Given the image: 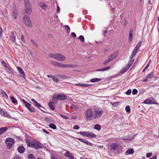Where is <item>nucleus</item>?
<instances>
[{
    "instance_id": "1",
    "label": "nucleus",
    "mask_w": 159,
    "mask_h": 159,
    "mask_svg": "<svg viewBox=\"0 0 159 159\" xmlns=\"http://www.w3.org/2000/svg\"><path fill=\"white\" fill-rule=\"evenodd\" d=\"M27 144L28 147L34 148L35 149H41L42 148L41 145L42 144L39 141L35 140L32 142H30L27 140Z\"/></svg>"
},
{
    "instance_id": "2",
    "label": "nucleus",
    "mask_w": 159,
    "mask_h": 159,
    "mask_svg": "<svg viewBox=\"0 0 159 159\" xmlns=\"http://www.w3.org/2000/svg\"><path fill=\"white\" fill-rule=\"evenodd\" d=\"M111 150L112 151L115 153L120 152L122 150V147L118 145L116 143H112L110 146Z\"/></svg>"
},
{
    "instance_id": "3",
    "label": "nucleus",
    "mask_w": 159,
    "mask_h": 159,
    "mask_svg": "<svg viewBox=\"0 0 159 159\" xmlns=\"http://www.w3.org/2000/svg\"><path fill=\"white\" fill-rule=\"evenodd\" d=\"M25 12L28 15L30 14L32 12L31 5L28 0H25Z\"/></svg>"
},
{
    "instance_id": "4",
    "label": "nucleus",
    "mask_w": 159,
    "mask_h": 159,
    "mask_svg": "<svg viewBox=\"0 0 159 159\" xmlns=\"http://www.w3.org/2000/svg\"><path fill=\"white\" fill-rule=\"evenodd\" d=\"M85 117L88 120H92L93 117V111L90 108L87 109L85 111Z\"/></svg>"
},
{
    "instance_id": "5",
    "label": "nucleus",
    "mask_w": 159,
    "mask_h": 159,
    "mask_svg": "<svg viewBox=\"0 0 159 159\" xmlns=\"http://www.w3.org/2000/svg\"><path fill=\"white\" fill-rule=\"evenodd\" d=\"M93 117L96 119L101 116L103 113L102 110L100 108H96L94 109L93 112Z\"/></svg>"
},
{
    "instance_id": "6",
    "label": "nucleus",
    "mask_w": 159,
    "mask_h": 159,
    "mask_svg": "<svg viewBox=\"0 0 159 159\" xmlns=\"http://www.w3.org/2000/svg\"><path fill=\"white\" fill-rule=\"evenodd\" d=\"M6 143L8 149H10L15 143L14 140L11 138H8L6 139Z\"/></svg>"
},
{
    "instance_id": "7",
    "label": "nucleus",
    "mask_w": 159,
    "mask_h": 159,
    "mask_svg": "<svg viewBox=\"0 0 159 159\" xmlns=\"http://www.w3.org/2000/svg\"><path fill=\"white\" fill-rule=\"evenodd\" d=\"M22 101L30 111L32 112L35 111V109L31 107V104H30L23 99L22 100Z\"/></svg>"
},
{
    "instance_id": "8",
    "label": "nucleus",
    "mask_w": 159,
    "mask_h": 159,
    "mask_svg": "<svg viewBox=\"0 0 159 159\" xmlns=\"http://www.w3.org/2000/svg\"><path fill=\"white\" fill-rule=\"evenodd\" d=\"M24 23L25 25L30 27H32V24L29 17L26 16H25L24 17Z\"/></svg>"
},
{
    "instance_id": "9",
    "label": "nucleus",
    "mask_w": 159,
    "mask_h": 159,
    "mask_svg": "<svg viewBox=\"0 0 159 159\" xmlns=\"http://www.w3.org/2000/svg\"><path fill=\"white\" fill-rule=\"evenodd\" d=\"M76 66L74 64H64L59 63L57 67L63 68H72L76 67Z\"/></svg>"
},
{
    "instance_id": "10",
    "label": "nucleus",
    "mask_w": 159,
    "mask_h": 159,
    "mask_svg": "<svg viewBox=\"0 0 159 159\" xmlns=\"http://www.w3.org/2000/svg\"><path fill=\"white\" fill-rule=\"evenodd\" d=\"M143 103L146 104H157V102L155 101L152 98H151L145 100Z\"/></svg>"
},
{
    "instance_id": "11",
    "label": "nucleus",
    "mask_w": 159,
    "mask_h": 159,
    "mask_svg": "<svg viewBox=\"0 0 159 159\" xmlns=\"http://www.w3.org/2000/svg\"><path fill=\"white\" fill-rule=\"evenodd\" d=\"M56 59L57 60L63 61L65 60L66 57L61 53H57Z\"/></svg>"
},
{
    "instance_id": "12",
    "label": "nucleus",
    "mask_w": 159,
    "mask_h": 159,
    "mask_svg": "<svg viewBox=\"0 0 159 159\" xmlns=\"http://www.w3.org/2000/svg\"><path fill=\"white\" fill-rule=\"evenodd\" d=\"M119 54L117 51H115L112 52L110 54V61L116 58Z\"/></svg>"
},
{
    "instance_id": "13",
    "label": "nucleus",
    "mask_w": 159,
    "mask_h": 159,
    "mask_svg": "<svg viewBox=\"0 0 159 159\" xmlns=\"http://www.w3.org/2000/svg\"><path fill=\"white\" fill-rule=\"evenodd\" d=\"M76 139L88 145L93 146V143L89 142L88 141H87V140L85 139L79 138H76Z\"/></svg>"
},
{
    "instance_id": "14",
    "label": "nucleus",
    "mask_w": 159,
    "mask_h": 159,
    "mask_svg": "<svg viewBox=\"0 0 159 159\" xmlns=\"http://www.w3.org/2000/svg\"><path fill=\"white\" fill-rule=\"evenodd\" d=\"M58 99V100H63L67 98V97L66 95L63 94H60L57 95Z\"/></svg>"
},
{
    "instance_id": "15",
    "label": "nucleus",
    "mask_w": 159,
    "mask_h": 159,
    "mask_svg": "<svg viewBox=\"0 0 159 159\" xmlns=\"http://www.w3.org/2000/svg\"><path fill=\"white\" fill-rule=\"evenodd\" d=\"M17 150L20 153L22 154L25 152V149L24 146H20L18 148Z\"/></svg>"
},
{
    "instance_id": "16",
    "label": "nucleus",
    "mask_w": 159,
    "mask_h": 159,
    "mask_svg": "<svg viewBox=\"0 0 159 159\" xmlns=\"http://www.w3.org/2000/svg\"><path fill=\"white\" fill-rule=\"evenodd\" d=\"M39 5L43 9L45 10L47 8L48 6L44 2H41L39 3Z\"/></svg>"
},
{
    "instance_id": "17",
    "label": "nucleus",
    "mask_w": 159,
    "mask_h": 159,
    "mask_svg": "<svg viewBox=\"0 0 159 159\" xmlns=\"http://www.w3.org/2000/svg\"><path fill=\"white\" fill-rule=\"evenodd\" d=\"M58 100V99L57 95L54 94L52 96V101L51 102H53V104H55L57 103Z\"/></svg>"
},
{
    "instance_id": "18",
    "label": "nucleus",
    "mask_w": 159,
    "mask_h": 159,
    "mask_svg": "<svg viewBox=\"0 0 159 159\" xmlns=\"http://www.w3.org/2000/svg\"><path fill=\"white\" fill-rule=\"evenodd\" d=\"M133 29H130L129 31V42H131L133 39Z\"/></svg>"
},
{
    "instance_id": "19",
    "label": "nucleus",
    "mask_w": 159,
    "mask_h": 159,
    "mask_svg": "<svg viewBox=\"0 0 159 159\" xmlns=\"http://www.w3.org/2000/svg\"><path fill=\"white\" fill-rule=\"evenodd\" d=\"M0 113L2 116L9 118L10 117V116L8 114L7 112L6 111L1 110Z\"/></svg>"
},
{
    "instance_id": "20",
    "label": "nucleus",
    "mask_w": 159,
    "mask_h": 159,
    "mask_svg": "<svg viewBox=\"0 0 159 159\" xmlns=\"http://www.w3.org/2000/svg\"><path fill=\"white\" fill-rule=\"evenodd\" d=\"M134 151L133 148L129 149L126 151L125 154L128 155L129 154H132L134 153Z\"/></svg>"
},
{
    "instance_id": "21",
    "label": "nucleus",
    "mask_w": 159,
    "mask_h": 159,
    "mask_svg": "<svg viewBox=\"0 0 159 159\" xmlns=\"http://www.w3.org/2000/svg\"><path fill=\"white\" fill-rule=\"evenodd\" d=\"M66 157H68L72 159H74V157L70 153L69 151H67L65 154Z\"/></svg>"
},
{
    "instance_id": "22",
    "label": "nucleus",
    "mask_w": 159,
    "mask_h": 159,
    "mask_svg": "<svg viewBox=\"0 0 159 159\" xmlns=\"http://www.w3.org/2000/svg\"><path fill=\"white\" fill-rule=\"evenodd\" d=\"M31 101L32 102H33L34 105L38 107H42V106L40 105V104L38 103L37 101H36L34 99H31Z\"/></svg>"
},
{
    "instance_id": "23",
    "label": "nucleus",
    "mask_w": 159,
    "mask_h": 159,
    "mask_svg": "<svg viewBox=\"0 0 159 159\" xmlns=\"http://www.w3.org/2000/svg\"><path fill=\"white\" fill-rule=\"evenodd\" d=\"M16 33L14 32L12 33V34L10 38V39L13 42H15L16 40Z\"/></svg>"
},
{
    "instance_id": "24",
    "label": "nucleus",
    "mask_w": 159,
    "mask_h": 159,
    "mask_svg": "<svg viewBox=\"0 0 159 159\" xmlns=\"http://www.w3.org/2000/svg\"><path fill=\"white\" fill-rule=\"evenodd\" d=\"M7 129L8 128L7 127L0 128V135L2 134L4 132L6 131Z\"/></svg>"
},
{
    "instance_id": "25",
    "label": "nucleus",
    "mask_w": 159,
    "mask_h": 159,
    "mask_svg": "<svg viewBox=\"0 0 159 159\" xmlns=\"http://www.w3.org/2000/svg\"><path fill=\"white\" fill-rule=\"evenodd\" d=\"M96 136L95 134L93 133L90 132H88L87 137L89 138H95Z\"/></svg>"
},
{
    "instance_id": "26",
    "label": "nucleus",
    "mask_w": 159,
    "mask_h": 159,
    "mask_svg": "<svg viewBox=\"0 0 159 159\" xmlns=\"http://www.w3.org/2000/svg\"><path fill=\"white\" fill-rule=\"evenodd\" d=\"M75 85L76 86H80L81 87H87L90 86L89 84H80V83H78V84H75Z\"/></svg>"
},
{
    "instance_id": "27",
    "label": "nucleus",
    "mask_w": 159,
    "mask_h": 159,
    "mask_svg": "<svg viewBox=\"0 0 159 159\" xmlns=\"http://www.w3.org/2000/svg\"><path fill=\"white\" fill-rule=\"evenodd\" d=\"M12 15L13 18L16 19V18L17 16V10L15 9L13 10Z\"/></svg>"
},
{
    "instance_id": "28",
    "label": "nucleus",
    "mask_w": 159,
    "mask_h": 159,
    "mask_svg": "<svg viewBox=\"0 0 159 159\" xmlns=\"http://www.w3.org/2000/svg\"><path fill=\"white\" fill-rule=\"evenodd\" d=\"M17 68L20 73L21 74L22 76H25V74L22 69L19 67H17Z\"/></svg>"
},
{
    "instance_id": "29",
    "label": "nucleus",
    "mask_w": 159,
    "mask_h": 159,
    "mask_svg": "<svg viewBox=\"0 0 159 159\" xmlns=\"http://www.w3.org/2000/svg\"><path fill=\"white\" fill-rule=\"evenodd\" d=\"M109 69V66H107L105 67H104L102 68H101L100 69H98V70H97L96 71H104L107 70Z\"/></svg>"
},
{
    "instance_id": "30",
    "label": "nucleus",
    "mask_w": 159,
    "mask_h": 159,
    "mask_svg": "<svg viewBox=\"0 0 159 159\" xmlns=\"http://www.w3.org/2000/svg\"><path fill=\"white\" fill-rule=\"evenodd\" d=\"M154 76V72L152 71L149 74H148L146 76L147 78L152 79L153 78Z\"/></svg>"
},
{
    "instance_id": "31",
    "label": "nucleus",
    "mask_w": 159,
    "mask_h": 159,
    "mask_svg": "<svg viewBox=\"0 0 159 159\" xmlns=\"http://www.w3.org/2000/svg\"><path fill=\"white\" fill-rule=\"evenodd\" d=\"M57 53H50L48 54V56L49 57L54 58L56 59Z\"/></svg>"
},
{
    "instance_id": "32",
    "label": "nucleus",
    "mask_w": 159,
    "mask_h": 159,
    "mask_svg": "<svg viewBox=\"0 0 159 159\" xmlns=\"http://www.w3.org/2000/svg\"><path fill=\"white\" fill-rule=\"evenodd\" d=\"M102 79L100 78H94L91 80L90 81L92 82H95L101 81Z\"/></svg>"
},
{
    "instance_id": "33",
    "label": "nucleus",
    "mask_w": 159,
    "mask_h": 159,
    "mask_svg": "<svg viewBox=\"0 0 159 159\" xmlns=\"http://www.w3.org/2000/svg\"><path fill=\"white\" fill-rule=\"evenodd\" d=\"M5 70L7 71L8 72L10 75H12L13 74V72L10 70V68L7 67L6 68H5Z\"/></svg>"
},
{
    "instance_id": "34",
    "label": "nucleus",
    "mask_w": 159,
    "mask_h": 159,
    "mask_svg": "<svg viewBox=\"0 0 159 159\" xmlns=\"http://www.w3.org/2000/svg\"><path fill=\"white\" fill-rule=\"evenodd\" d=\"M0 93L3 95L6 98H7L8 96L6 93L2 89L0 90Z\"/></svg>"
},
{
    "instance_id": "35",
    "label": "nucleus",
    "mask_w": 159,
    "mask_h": 159,
    "mask_svg": "<svg viewBox=\"0 0 159 159\" xmlns=\"http://www.w3.org/2000/svg\"><path fill=\"white\" fill-rule=\"evenodd\" d=\"M52 104H53V102H50L48 103V106L50 109H51L52 110H53L55 109V107Z\"/></svg>"
},
{
    "instance_id": "36",
    "label": "nucleus",
    "mask_w": 159,
    "mask_h": 159,
    "mask_svg": "<svg viewBox=\"0 0 159 159\" xmlns=\"http://www.w3.org/2000/svg\"><path fill=\"white\" fill-rule=\"evenodd\" d=\"M10 98L12 99L11 102L13 103L16 105L17 104V101L16 99L14 98V97L11 96L10 97Z\"/></svg>"
},
{
    "instance_id": "37",
    "label": "nucleus",
    "mask_w": 159,
    "mask_h": 159,
    "mask_svg": "<svg viewBox=\"0 0 159 159\" xmlns=\"http://www.w3.org/2000/svg\"><path fill=\"white\" fill-rule=\"evenodd\" d=\"M94 128L95 129L98 130H99L101 129V126L98 124H97L94 125Z\"/></svg>"
},
{
    "instance_id": "38",
    "label": "nucleus",
    "mask_w": 159,
    "mask_h": 159,
    "mask_svg": "<svg viewBox=\"0 0 159 159\" xmlns=\"http://www.w3.org/2000/svg\"><path fill=\"white\" fill-rule=\"evenodd\" d=\"M88 132H86V131H84V132L81 131V132H80L79 133L80 134L87 137Z\"/></svg>"
},
{
    "instance_id": "39",
    "label": "nucleus",
    "mask_w": 159,
    "mask_h": 159,
    "mask_svg": "<svg viewBox=\"0 0 159 159\" xmlns=\"http://www.w3.org/2000/svg\"><path fill=\"white\" fill-rule=\"evenodd\" d=\"M29 159H35V157L33 154H29L28 156Z\"/></svg>"
},
{
    "instance_id": "40",
    "label": "nucleus",
    "mask_w": 159,
    "mask_h": 159,
    "mask_svg": "<svg viewBox=\"0 0 159 159\" xmlns=\"http://www.w3.org/2000/svg\"><path fill=\"white\" fill-rule=\"evenodd\" d=\"M49 127L53 129H57V126L54 124H50Z\"/></svg>"
},
{
    "instance_id": "41",
    "label": "nucleus",
    "mask_w": 159,
    "mask_h": 159,
    "mask_svg": "<svg viewBox=\"0 0 159 159\" xmlns=\"http://www.w3.org/2000/svg\"><path fill=\"white\" fill-rule=\"evenodd\" d=\"M52 80L54 82L56 83L57 82L59 81V80L58 79L57 77L55 76L52 77Z\"/></svg>"
},
{
    "instance_id": "42",
    "label": "nucleus",
    "mask_w": 159,
    "mask_h": 159,
    "mask_svg": "<svg viewBox=\"0 0 159 159\" xmlns=\"http://www.w3.org/2000/svg\"><path fill=\"white\" fill-rule=\"evenodd\" d=\"M142 44V42L141 41H139L137 44L136 46L135 47L139 49L140 47Z\"/></svg>"
},
{
    "instance_id": "43",
    "label": "nucleus",
    "mask_w": 159,
    "mask_h": 159,
    "mask_svg": "<svg viewBox=\"0 0 159 159\" xmlns=\"http://www.w3.org/2000/svg\"><path fill=\"white\" fill-rule=\"evenodd\" d=\"M139 50V49L135 47L132 53L136 55Z\"/></svg>"
},
{
    "instance_id": "44",
    "label": "nucleus",
    "mask_w": 159,
    "mask_h": 159,
    "mask_svg": "<svg viewBox=\"0 0 159 159\" xmlns=\"http://www.w3.org/2000/svg\"><path fill=\"white\" fill-rule=\"evenodd\" d=\"M79 39H80V41L82 42H84V39L83 36L82 35H80L79 37Z\"/></svg>"
},
{
    "instance_id": "45",
    "label": "nucleus",
    "mask_w": 159,
    "mask_h": 159,
    "mask_svg": "<svg viewBox=\"0 0 159 159\" xmlns=\"http://www.w3.org/2000/svg\"><path fill=\"white\" fill-rule=\"evenodd\" d=\"M13 159H22V158L21 157L16 155L13 157Z\"/></svg>"
},
{
    "instance_id": "46",
    "label": "nucleus",
    "mask_w": 159,
    "mask_h": 159,
    "mask_svg": "<svg viewBox=\"0 0 159 159\" xmlns=\"http://www.w3.org/2000/svg\"><path fill=\"white\" fill-rule=\"evenodd\" d=\"M70 107V108L72 110L74 109L75 110H76L77 109V107L76 106L74 105H72Z\"/></svg>"
},
{
    "instance_id": "47",
    "label": "nucleus",
    "mask_w": 159,
    "mask_h": 159,
    "mask_svg": "<svg viewBox=\"0 0 159 159\" xmlns=\"http://www.w3.org/2000/svg\"><path fill=\"white\" fill-rule=\"evenodd\" d=\"M2 64L5 67V69L7 67V64L6 63L3 61H1Z\"/></svg>"
},
{
    "instance_id": "48",
    "label": "nucleus",
    "mask_w": 159,
    "mask_h": 159,
    "mask_svg": "<svg viewBox=\"0 0 159 159\" xmlns=\"http://www.w3.org/2000/svg\"><path fill=\"white\" fill-rule=\"evenodd\" d=\"M31 41L32 43V44L34 45L36 47H38V45L36 43V42L33 40L31 39Z\"/></svg>"
},
{
    "instance_id": "49",
    "label": "nucleus",
    "mask_w": 159,
    "mask_h": 159,
    "mask_svg": "<svg viewBox=\"0 0 159 159\" xmlns=\"http://www.w3.org/2000/svg\"><path fill=\"white\" fill-rule=\"evenodd\" d=\"M126 111L127 113H129L130 111V108L129 106H127L125 108Z\"/></svg>"
},
{
    "instance_id": "50",
    "label": "nucleus",
    "mask_w": 159,
    "mask_h": 159,
    "mask_svg": "<svg viewBox=\"0 0 159 159\" xmlns=\"http://www.w3.org/2000/svg\"><path fill=\"white\" fill-rule=\"evenodd\" d=\"M65 29L66 30H67V32L69 33L70 32V28L69 27L68 25H65Z\"/></svg>"
},
{
    "instance_id": "51",
    "label": "nucleus",
    "mask_w": 159,
    "mask_h": 159,
    "mask_svg": "<svg viewBox=\"0 0 159 159\" xmlns=\"http://www.w3.org/2000/svg\"><path fill=\"white\" fill-rule=\"evenodd\" d=\"M128 69H128V68L125 66L122 70L121 73H125L127 71Z\"/></svg>"
},
{
    "instance_id": "52",
    "label": "nucleus",
    "mask_w": 159,
    "mask_h": 159,
    "mask_svg": "<svg viewBox=\"0 0 159 159\" xmlns=\"http://www.w3.org/2000/svg\"><path fill=\"white\" fill-rule=\"evenodd\" d=\"M111 10H112V11L113 13L116 14H115V16H118L117 14V13H115V12H116V11L115 10V8H111Z\"/></svg>"
},
{
    "instance_id": "53",
    "label": "nucleus",
    "mask_w": 159,
    "mask_h": 159,
    "mask_svg": "<svg viewBox=\"0 0 159 159\" xmlns=\"http://www.w3.org/2000/svg\"><path fill=\"white\" fill-rule=\"evenodd\" d=\"M134 59H133V60H132L131 64H129L126 66L127 68H128V69H129L130 68V66H131L132 64L134 62Z\"/></svg>"
},
{
    "instance_id": "54",
    "label": "nucleus",
    "mask_w": 159,
    "mask_h": 159,
    "mask_svg": "<svg viewBox=\"0 0 159 159\" xmlns=\"http://www.w3.org/2000/svg\"><path fill=\"white\" fill-rule=\"evenodd\" d=\"M58 63V62L56 61H53L52 62V64L54 66H57Z\"/></svg>"
},
{
    "instance_id": "55",
    "label": "nucleus",
    "mask_w": 159,
    "mask_h": 159,
    "mask_svg": "<svg viewBox=\"0 0 159 159\" xmlns=\"http://www.w3.org/2000/svg\"><path fill=\"white\" fill-rule=\"evenodd\" d=\"M58 63V62L56 61H53L52 62V64L54 66H57Z\"/></svg>"
},
{
    "instance_id": "56",
    "label": "nucleus",
    "mask_w": 159,
    "mask_h": 159,
    "mask_svg": "<svg viewBox=\"0 0 159 159\" xmlns=\"http://www.w3.org/2000/svg\"><path fill=\"white\" fill-rule=\"evenodd\" d=\"M79 128V126L77 125H74L73 127V129H78Z\"/></svg>"
},
{
    "instance_id": "57",
    "label": "nucleus",
    "mask_w": 159,
    "mask_h": 159,
    "mask_svg": "<svg viewBox=\"0 0 159 159\" xmlns=\"http://www.w3.org/2000/svg\"><path fill=\"white\" fill-rule=\"evenodd\" d=\"M138 92V91L137 89H134L132 91V93L133 94H136Z\"/></svg>"
},
{
    "instance_id": "58",
    "label": "nucleus",
    "mask_w": 159,
    "mask_h": 159,
    "mask_svg": "<svg viewBox=\"0 0 159 159\" xmlns=\"http://www.w3.org/2000/svg\"><path fill=\"white\" fill-rule=\"evenodd\" d=\"M131 90L130 89H128L126 92V94L127 95H129L131 93Z\"/></svg>"
},
{
    "instance_id": "59",
    "label": "nucleus",
    "mask_w": 159,
    "mask_h": 159,
    "mask_svg": "<svg viewBox=\"0 0 159 159\" xmlns=\"http://www.w3.org/2000/svg\"><path fill=\"white\" fill-rule=\"evenodd\" d=\"M152 155V152L148 153L146 154V157H149Z\"/></svg>"
},
{
    "instance_id": "60",
    "label": "nucleus",
    "mask_w": 159,
    "mask_h": 159,
    "mask_svg": "<svg viewBox=\"0 0 159 159\" xmlns=\"http://www.w3.org/2000/svg\"><path fill=\"white\" fill-rule=\"evenodd\" d=\"M148 67H149V64H148L144 68V69L143 70V72H144L147 70V69Z\"/></svg>"
},
{
    "instance_id": "61",
    "label": "nucleus",
    "mask_w": 159,
    "mask_h": 159,
    "mask_svg": "<svg viewBox=\"0 0 159 159\" xmlns=\"http://www.w3.org/2000/svg\"><path fill=\"white\" fill-rule=\"evenodd\" d=\"M60 116L63 119H68V117L62 114H60Z\"/></svg>"
},
{
    "instance_id": "62",
    "label": "nucleus",
    "mask_w": 159,
    "mask_h": 159,
    "mask_svg": "<svg viewBox=\"0 0 159 159\" xmlns=\"http://www.w3.org/2000/svg\"><path fill=\"white\" fill-rule=\"evenodd\" d=\"M109 62V58L107 59V60H106L105 61L103 62V64H104L105 66V65L108 63Z\"/></svg>"
},
{
    "instance_id": "63",
    "label": "nucleus",
    "mask_w": 159,
    "mask_h": 159,
    "mask_svg": "<svg viewBox=\"0 0 159 159\" xmlns=\"http://www.w3.org/2000/svg\"><path fill=\"white\" fill-rule=\"evenodd\" d=\"M21 40L22 41L25 42V39H24V36L23 35H21Z\"/></svg>"
},
{
    "instance_id": "64",
    "label": "nucleus",
    "mask_w": 159,
    "mask_h": 159,
    "mask_svg": "<svg viewBox=\"0 0 159 159\" xmlns=\"http://www.w3.org/2000/svg\"><path fill=\"white\" fill-rule=\"evenodd\" d=\"M71 36L74 37H76V34L74 32H72L71 33Z\"/></svg>"
}]
</instances>
